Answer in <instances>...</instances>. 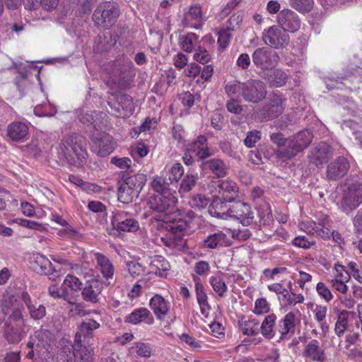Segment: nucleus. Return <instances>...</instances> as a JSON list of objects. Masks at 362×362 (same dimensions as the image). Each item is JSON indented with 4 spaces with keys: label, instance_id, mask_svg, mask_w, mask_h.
<instances>
[{
    "label": "nucleus",
    "instance_id": "61",
    "mask_svg": "<svg viewBox=\"0 0 362 362\" xmlns=\"http://www.w3.org/2000/svg\"><path fill=\"white\" fill-rule=\"evenodd\" d=\"M63 286L70 288L72 291H78L81 289L82 283L78 277L69 274L65 277Z\"/></svg>",
    "mask_w": 362,
    "mask_h": 362
},
{
    "label": "nucleus",
    "instance_id": "25",
    "mask_svg": "<svg viewBox=\"0 0 362 362\" xmlns=\"http://www.w3.org/2000/svg\"><path fill=\"white\" fill-rule=\"evenodd\" d=\"M230 245V240L221 230L208 235L203 240L202 246L207 249H215L226 247Z\"/></svg>",
    "mask_w": 362,
    "mask_h": 362
},
{
    "label": "nucleus",
    "instance_id": "48",
    "mask_svg": "<svg viewBox=\"0 0 362 362\" xmlns=\"http://www.w3.org/2000/svg\"><path fill=\"white\" fill-rule=\"evenodd\" d=\"M258 217L257 223L259 226L269 225L273 220L270 206L268 205L261 206L258 210Z\"/></svg>",
    "mask_w": 362,
    "mask_h": 362
},
{
    "label": "nucleus",
    "instance_id": "54",
    "mask_svg": "<svg viewBox=\"0 0 362 362\" xmlns=\"http://www.w3.org/2000/svg\"><path fill=\"white\" fill-rule=\"evenodd\" d=\"M230 31V28H226L220 30L218 33V44L222 49H225L229 45L231 38Z\"/></svg>",
    "mask_w": 362,
    "mask_h": 362
},
{
    "label": "nucleus",
    "instance_id": "62",
    "mask_svg": "<svg viewBox=\"0 0 362 362\" xmlns=\"http://www.w3.org/2000/svg\"><path fill=\"white\" fill-rule=\"evenodd\" d=\"M226 106L228 112L235 115H239L243 111V105H240V101L236 98H229Z\"/></svg>",
    "mask_w": 362,
    "mask_h": 362
},
{
    "label": "nucleus",
    "instance_id": "38",
    "mask_svg": "<svg viewBox=\"0 0 362 362\" xmlns=\"http://www.w3.org/2000/svg\"><path fill=\"white\" fill-rule=\"evenodd\" d=\"M170 268L168 261L160 255L154 256L150 264L151 272L160 277H166Z\"/></svg>",
    "mask_w": 362,
    "mask_h": 362
},
{
    "label": "nucleus",
    "instance_id": "12",
    "mask_svg": "<svg viewBox=\"0 0 362 362\" xmlns=\"http://www.w3.org/2000/svg\"><path fill=\"white\" fill-rule=\"evenodd\" d=\"M176 202L177 199L173 193L170 191H166L151 197L148 205L153 211L163 213L173 210Z\"/></svg>",
    "mask_w": 362,
    "mask_h": 362
},
{
    "label": "nucleus",
    "instance_id": "11",
    "mask_svg": "<svg viewBox=\"0 0 362 362\" xmlns=\"http://www.w3.org/2000/svg\"><path fill=\"white\" fill-rule=\"evenodd\" d=\"M252 59L254 64L262 69L272 68L279 61L277 52L266 47L256 49L252 55Z\"/></svg>",
    "mask_w": 362,
    "mask_h": 362
},
{
    "label": "nucleus",
    "instance_id": "2",
    "mask_svg": "<svg viewBox=\"0 0 362 362\" xmlns=\"http://www.w3.org/2000/svg\"><path fill=\"white\" fill-rule=\"evenodd\" d=\"M146 181L143 174H135L124 179L118 188V200L124 204L133 202L138 197Z\"/></svg>",
    "mask_w": 362,
    "mask_h": 362
},
{
    "label": "nucleus",
    "instance_id": "7",
    "mask_svg": "<svg viewBox=\"0 0 362 362\" xmlns=\"http://www.w3.org/2000/svg\"><path fill=\"white\" fill-rule=\"evenodd\" d=\"M267 96L264 83L257 79H250L243 82L242 98L248 103H258Z\"/></svg>",
    "mask_w": 362,
    "mask_h": 362
},
{
    "label": "nucleus",
    "instance_id": "51",
    "mask_svg": "<svg viewBox=\"0 0 362 362\" xmlns=\"http://www.w3.org/2000/svg\"><path fill=\"white\" fill-rule=\"evenodd\" d=\"M291 6L301 13L309 12L313 6V0H290Z\"/></svg>",
    "mask_w": 362,
    "mask_h": 362
},
{
    "label": "nucleus",
    "instance_id": "45",
    "mask_svg": "<svg viewBox=\"0 0 362 362\" xmlns=\"http://www.w3.org/2000/svg\"><path fill=\"white\" fill-rule=\"evenodd\" d=\"M349 275L347 272L345 275H337L336 277L330 281L332 286L339 292L345 294L348 291V286L345 282L349 280Z\"/></svg>",
    "mask_w": 362,
    "mask_h": 362
},
{
    "label": "nucleus",
    "instance_id": "52",
    "mask_svg": "<svg viewBox=\"0 0 362 362\" xmlns=\"http://www.w3.org/2000/svg\"><path fill=\"white\" fill-rule=\"evenodd\" d=\"M189 203L192 208L200 210L208 205L209 199L204 195L197 194L192 197Z\"/></svg>",
    "mask_w": 362,
    "mask_h": 362
},
{
    "label": "nucleus",
    "instance_id": "35",
    "mask_svg": "<svg viewBox=\"0 0 362 362\" xmlns=\"http://www.w3.org/2000/svg\"><path fill=\"white\" fill-rule=\"evenodd\" d=\"M218 193L228 202H233L238 193V186L235 182L230 180L219 181L218 185Z\"/></svg>",
    "mask_w": 362,
    "mask_h": 362
},
{
    "label": "nucleus",
    "instance_id": "24",
    "mask_svg": "<svg viewBox=\"0 0 362 362\" xmlns=\"http://www.w3.org/2000/svg\"><path fill=\"white\" fill-rule=\"evenodd\" d=\"M102 289L103 285L100 281L95 279L89 280L82 291L83 298L87 302L96 303L98 301V296Z\"/></svg>",
    "mask_w": 362,
    "mask_h": 362
},
{
    "label": "nucleus",
    "instance_id": "3",
    "mask_svg": "<svg viewBox=\"0 0 362 362\" xmlns=\"http://www.w3.org/2000/svg\"><path fill=\"white\" fill-rule=\"evenodd\" d=\"M313 138L312 132L308 129L300 131L289 137L287 148L278 151V158L284 161L292 159L310 144Z\"/></svg>",
    "mask_w": 362,
    "mask_h": 362
},
{
    "label": "nucleus",
    "instance_id": "63",
    "mask_svg": "<svg viewBox=\"0 0 362 362\" xmlns=\"http://www.w3.org/2000/svg\"><path fill=\"white\" fill-rule=\"evenodd\" d=\"M187 18H191L192 20L199 21L202 19V11L199 4L192 5L186 15Z\"/></svg>",
    "mask_w": 362,
    "mask_h": 362
},
{
    "label": "nucleus",
    "instance_id": "59",
    "mask_svg": "<svg viewBox=\"0 0 362 362\" xmlns=\"http://www.w3.org/2000/svg\"><path fill=\"white\" fill-rule=\"evenodd\" d=\"M133 349H135V352L141 357L148 358L151 355L152 349L148 344L144 342H137L135 344Z\"/></svg>",
    "mask_w": 362,
    "mask_h": 362
},
{
    "label": "nucleus",
    "instance_id": "5",
    "mask_svg": "<svg viewBox=\"0 0 362 362\" xmlns=\"http://www.w3.org/2000/svg\"><path fill=\"white\" fill-rule=\"evenodd\" d=\"M64 147V153L74 160L76 159L82 161L87 155L85 145L86 139L78 134L66 136L62 143Z\"/></svg>",
    "mask_w": 362,
    "mask_h": 362
},
{
    "label": "nucleus",
    "instance_id": "9",
    "mask_svg": "<svg viewBox=\"0 0 362 362\" xmlns=\"http://www.w3.org/2000/svg\"><path fill=\"white\" fill-rule=\"evenodd\" d=\"M362 202V185L354 183L348 186L344 191L341 207L343 211L349 214L356 209Z\"/></svg>",
    "mask_w": 362,
    "mask_h": 362
},
{
    "label": "nucleus",
    "instance_id": "22",
    "mask_svg": "<svg viewBox=\"0 0 362 362\" xmlns=\"http://www.w3.org/2000/svg\"><path fill=\"white\" fill-rule=\"evenodd\" d=\"M187 151L195 153L202 160L212 156L208 146L207 139L202 135L187 146Z\"/></svg>",
    "mask_w": 362,
    "mask_h": 362
},
{
    "label": "nucleus",
    "instance_id": "30",
    "mask_svg": "<svg viewBox=\"0 0 362 362\" xmlns=\"http://www.w3.org/2000/svg\"><path fill=\"white\" fill-rule=\"evenodd\" d=\"M125 322L132 325H137L144 322L148 325L153 323L154 320L151 312L146 308H139L133 310L125 318Z\"/></svg>",
    "mask_w": 362,
    "mask_h": 362
},
{
    "label": "nucleus",
    "instance_id": "36",
    "mask_svg": "<svg viewBox=\"0 0 362 362\" xmlns=\"http://www.w3.org/2000/svg\"><path fill=\"white\" fill-rule=\"evenodd\" d=\"M82 341L74 340L73 354L71 356H74L75 362H93L91 351L83 345Z\"/></svg>",
    "mask_w": 362,
    "mask_h": 362
},
{
    "label": "nucleus",
    "instance_id": "16",
    "mask_svg": "<svg viewBox=\"0 0 362 362\" xmlns=\"http://www.w3.org/2000/svg\"><path fill=\"white\" fill-rule=\"evenodd\" d=\"M92 141L93 151L100 156H107L115 149V144L112 136L105 132H101L96 136H93Z\"/></svg>",
    "mask_w": 362,
    "mask_h": 362
},
{
    "label": "nucleus",
    "instance_id": "19",
    "mask_svg": "<svg viewBox=\"0 0 362 362\" xmlns=\"http://www.w3.org/2000/svg\"><path fill=\"white\" fill-rule=\"evenodd\" d=\"M149 305L156 318L160 320H163L170 310V303L159 294L151 298Z\"/></svg>",
    "mask_w": 362,
    "mask_h": 362
},
{
    "label": "nucleus",
    "instance_id": "43",
    "mask_svg": "<svg viewBox=\"0 0 362 362\" xmlns=\"http://www.w3.org/2000/svg\"><path fill=\"white\" fill-rule=\"evenodd\" d=\"M287 79V74L281 69H274L268 76V82L274 87H281L286 83Z\"/></svg>",
    "mask_w": 362,
    "mask_h": 362
},
{
    "label": "nucleus",
    "instance_id": "42",
    "mask_svg": "<svg viewBox=\"0 0 362 362\" xmlns=\"http://www.w3.org/2000/svg\"><path fill=\"white\" fill-rule=\"evenodd\" d=\"M242 333L246 336H254L259 333V322L257 319L244 321L240 325Z\"/></svg>",
    "mask_w": 362,
    "mask_h": 362
},
{
    "label": "nucleus",
    "instance_id": "47",
    "mask_svg": "<svg viewBox=\"0 0 362 362\" xmlns=\"http://www.w3.org/2000/svg\"><path fill=\"white\" fill-rule=\"evenodd\" d=\"M197 180L196 175L187 173L181 180L179 192L182 194L189 192L195 186Z\"/></svg>",
    "mask_w": 362,
    "mask_h": 362
},
{
    "label": "nucleus",
    "instance_id": "53",
    "mask_svg": "<svg viewBox=\"0 0 362 362\" xmlns=\"http://www.w3.org/2000/svg\"><path fill=\"white\" fill-rule=\"evenodd\" d=\"M48 293L52 298L55 299L66 300L69 296V293L66 288L58 287L56 285H52L48 288Z\"/></svg>",
    "mask_w": 362,
    "mask_h": 362
},
{
    "label": "nucleus",
    "instance_id": "64",
    "mask_svg": "<svg viewBox=\"0 0 362 362\" xmlns=\"http://www.w3.org/2000/svg\"><path fill=\"white\" fill-rule=\"evenodd\" d=\"M260 132L257 130L249 132L244 141L245 145L248 148H252L260 139Z\"/></svg>",
    "mask_w": 362,
    "mask_h": 362
},
{
    "label": "nucleus",
    "instance_id": "18",
    "mask_svg": "<svg viewBox=\"0 0 362 362\" xmlns=\"http://www.w3.org/2000/svg\"><path fill=\"white\" fill-rule=\"evenodd\" d=\"M100 326V323L93 319L81 322L78 327V331L75 334L74 339L81 341L83 337L84 343L89 344L90 339H93V331L98 329Z\"/></svg>",
    "mask_w": 362,
    "mask_h": 362
},
{
    "label": "nucleus",
    "instance_id": "46",
    "mask_svg": "<svg viewBox=\"0 0 362 362\" xmlns=\"http://www.w3.org/2000/svg\"><path fill=\"white\" fill-rule=\"evenodd\" d=\"M270 139L277 146L274 154L278 158V151L287 148L289 138H286L281 133H273L270 135Z\"/></svg>",
    "mask_w": 362,
    "mask_h": 362
},
{
    "label": "nucleus",
    "instance_id": "27",
    "mask_svg": "<svg viewBox=\"0 0 362 362\" xmlns=\"http://www.w3.org/2000/svg\"><path fill=\"white\" fill-rule=\"evenodd\" d=\"M227 201L223 197H214L209 207V213L213 217L227 219L229 216V208L226 205Z\"/></svg>",
    "mask_w": 362,
    "mask_h": 362
},
{
    "label": "nucleus",
    "instance_id": "26",
    "mask_svg": "<svg viewBox=\"0 0 362 362\" xmlns=\"http://www.w3.org/2000/svg\"><path fill=\"white\" fill-rule=\"evenodd\" d=\"M195 284V292L196 297L197 300V303L200 308L201 313L205 317H208L209 315V312L211 310V306L208 302V296L206 293L205 288L202 284L200 279L197 278L194 279Z\"/></svg>",
    "mask_w": 362,
    "mask_h": 362
},
{
    "label": "nucleus",
    "instance_id": "41",
    "mask_svg": "<svg viewBox=\"0 0 362 362\" xmlns=\"http://www.w3.org/2000/svg\"><path fill=\"white\" fill-rule=\"evenodd\" d=\"M225 93L228 98L238 99L242 97L243 92V82L239 81H230L226 83L224 86Z\"/></svg>",
    "mask_w": 362,
    "mask_h": 362
},
{
    "label": "nucleus",
    "instance_id": "28",
    "mask_svg": "<svg viewBox=\"0 0 362 362\" xmlns=\"http://www.w3.org/2000/svg\"><path fill=\"white\" fill-rule=\"evenodd\" d=\"M28 127L22 122H13L7 127V136L13 141H23L28 137Z\"/></svg>",
    "mask_w": 362,
    "mask_h": 362
},
{
    "label": "nucleus",
    "instance_id": "44",
    "mask_svg": "<svg viewBox=\"0 0 362 362\" xmlns=\"http://www.w3.org/2000/svg\"><path fill=\"white\" fill-rule=\"evenodd\" d=\"M209 283L214 291L220 297H223L228 291L225 281L220 275L211 276L209 278Z\"/></svg>",
    "mask_w": 362,
    "mask_h": 362
},
{
    "label": "nucleus",
    "instance_id": "1",
    "mask_svg": "<svg viewBox=\"0 0 362 362\" xmlns=\"http://www.w3.org/2000/svg\"><path fill=\"white\" fill-rule=\"evenodd\" d=\"M23 310V306L14 297H8L3 302V311L9 314L5 321L4 337L10 344H18L25 336Z\"/></svg>",
    "mask_w": 362,
    "mask_h": 362
},
{
    "label": "nucleus",
    "instance_id": "40",
    "mask_svg": "<svg viewBox=\"0 0 362 362\" xmlns=\"http://www.w3.org/2000/svg\"><path fill=\"white\" fill-rule=\"evenodd\" d=\"M120 100L123 104L121 107L115 109L114 115L117 117L126 118L132 115L134 108L131 97L123 95L120 97Z\"/></svg>",
    "mask_w": 362,
    "mask_h": 362
},
{
    "label": "nucleus",
    "instance_id": "37",
    "mask_svg": "<svg viewBox=\"0 0 362 362\" xmlns=\"http://www.w3.org/2000/svg\"><path fill=\"white\" fill-rule=\"evenodd\" d=\"M94 258L104 278L108 279L114 275V266L105 255L100 252L93 253Z\"/></svg>",
    "mask_w": 362,
    "mask_h": 362
},
{
    "label": "nucleus",
    "instance_id": "13",
    "mask_svg": "<svg viewBox=\"0 0 362 362\" xmlns=\"http://www.w3.org/2000/svg\"><path fill=\"white\" fill-rule=\"evenodd\" d=\"M112 230L122 232H135L139 228L138 221L124 211L114 213L111 220Z\"/></svg>",
    "mask_w": 362,
    "mask_h": 362
},
{
    "label": "nucleus",
    "instance_id": "14",
    "mask_svg": "<svg viewBox=\"0 0 362 362\" xmlns=\"http://www.w3.org/2000/svg\"><path fill=\"white\" fill-rule=\"evenodd\" d=\"M278 25L287 33H295L300 28V19L293 11L288 8L281 10L276 16Z\"/></svg>",
    "mask_w": 362,
    "mask_h": 362
},
{
    "label": "nucleus",
    "instance_id": "39",
    "mask_svg": "<svg viewBox=\"0 0 362 362\" xmlns=\"http://www.w3.org/2000/svg\"><path fill=\"white\" fill-rule=\"evenodd\" d=\"M276 315L274 313L267 315L262 321L259 329L262 334L267 338L272 339L275 335L274 327L276 321Z\"/></svg>",
    "mask_w": 362,
    "mask_h": 362
},
{
    "label": "nucleus",
    "instance_id": "29",
    "mask_svg": "<svg viewBox=\"0 0 362 362\" xmlns=\"http://www.w3.org/2000/svg\"><path fill=\"white\" fill-rule=\"evenodd\" d=\"M295 320L296 315L293 313H288L281 320H280L276 326V331L280 334V338L284 339L289 334L295 332Z\"/></svg>",
    "mask_w": 362,
    "mask_h": 362
},
{
    "label": "nucleus",
    "instance_id": "23",
    "mask_svg": "<svg viewBox=\"0 0 362 362\" xmlns=\"http://www.w3.org/2000/svg\"><path fill=\"white\" fill-rule=\"evenodd\" d=\"M50 340L51 332L47 329H40L30 337L26 346L29 349L35 350L39 349L40 351L42 349H46V346L48 345Z\"/></svg>",
    "mask_w": 362,
    "mask_h": 362
},
{
    "label": "nucleus",
    "instance_id": "8",
    "mask_svg": "<svg viewBox=\"0 0 362 362\" xmlns=\"http://www.w3.org/2000/svg\"><path fill=\"white\" fill-rule=\"evenodd\" d=\"M330 219L327 215H322L318 222L305 221L299 223L301 230L313 235L320 236L325 240L330 238Z\"/></svg>",
    "mask_w": 362,
    "mask_h": 362
},
{
    "label": "nucleus",
    "instance_id": "17",
    "mask_svg": "<svg viewBox=\"0 0 362 362\" xmlns=\"http://www.w3.org/2000/svg\"><path fill=\"white\" fill-rule=\"evenodd\" d=\"M21 299L26 306L30 317L35 320H42L46 315V308L33 301L27 291L21 293Z\"/></svg>",
    "mask_w": 362,
    "mask_h": 362
},
{
    "label": "nucleus",
    "instance_id": "60",
    "mask_svg": "<svg viewBox=\"0 0 362 362\" xmlns=\"http://www.w3.org/2000/svg\"><path fill=\"white\" fill-rule=\"evenodd\" d=\"M58 232V235L64 239H78L81 237L79 232L69 224Z\"/></svg>",
    "mask_w": 362,
    "mask_h": 362
},
{
    "label": "nucleus",
    "instance_id": "55",
    "mask_svg": "<svg viewBox=\"0 0 362 362\" xmlns=\"http://www.w3.org/2000/svg\"><path fill=\"white\" fill-rule=\"evenodd\" d=\"M194 59L197 62L205 64L211 59V55L209 52L201 45L194 51Z\"/></svg>",
    "mask_w": 362,
    "mask_h": 362
},
{
    "label": "nucleus",
    "instance_id": "32",
    "mask_svg": "<svg viewBox=\"0 0 362 362\" xmlns=\"http://www.w3.org/2000/svg\"><path fill=\"white\" fill-rule=\"evenodd\" d=\"M178 45L182 51L192 53L200 46L199 37L194 33L182 35L178 39Z\"/></svg>",
    "mask_w": 362,
    "mask_h": 362
},
{
    "label": "nucleus",
    "instance_id": "6",
    "mask_svg": "<svg viewBox=\"0 0 362 362\" xmlns=\"http://www.w3.org/2000/svg\"><path fill=\"white\" fill-rule=\"evenodd\" d=\"M119 15L116 5L105 2L95 10L93 19L98 26L108 28L113 25Z\"/></svg>",
    "mask_w": 362,
    "mask_h": 362
},
{
    "label": "nucleus",
    "instance_id": "21",
    "mask_svg": "<svg viewBox=\"0 0 362 362\" xmlns=\"http://www.w3.org/2000/svg\"><path fill=\"white\" fill-rule=\"evenodd\" d=\"M329 153L330 146L327 144L322 142L312 148L308 158L310 163L319 166L327 162Z\"/></svg>",
    "mask_w": 362,
    "mask_h": 362
},
{
    "label": "nucleus",
    "instance_id": "4",
    "mask_svg": "<svg viewBox=\"0 0 362 362\" xmlns=\"http://www.w3.org/2000/svg\"><path fill=\"white\" fill-rule=\"evenodd\" d=\"M262 38L266 45L276 49H284L290 42L288 33L278 25L264 29Z\"/></svg>",
    "mask_w": 362,
    "mask_h": 362
},
{
    "label": "nucleus",
    "instance_id": "10",
    "mask_svg": "<svg viewBox=\"0 0 362 362\" xmlns=\"http://www.w3.org/2000/svg\"><path fill=\"white\" fill-rule=\"evenodd\" d=\"M285 107V99L281 95L276 93L270 95L268 101L259 110V115L261 118L270 120L282 114Z\"/></svg>",
    "mask_w": 362,
    "mask_h": 362
},
{
    "label": "nucleus",
    "instance_id": "20",
    "mask_svg": "<svg viewBox=\"0 0 362 362\" xmlns=\"http://www.w3.org/2000/svg\"><path fill=\"white\" fill-rule=\"evenodd\" d=\"M349 163L344 157H339L332 162L327 170V177L329 180H337L342 177L348 171Z\"/></svg>",
    "mask_w": 362,
    "mask_h": 362
},
{
    "label": "nucleus",
    "instance_id": "49",
    "mask_svg": "<svg viewBox=\"0 0 362 362\" xmlns=\"http://www.w3.org/2000/svg\"><path fill=\"white\" fill-rule=\"evenodd\" d=\"M281 300L286 305H295L298 303L304 302V296L300 293H295L292 291L288 292L287 290L281 296Z\"/></svg>",
    "mask_w": 362,
    "mask_h": 362
},
{
    "label": "nucleus",
    "instance_id": "57",
    "mask_svg": "<svg viewBox=\"0 0 362 362\" xmlns=\"http://www.w3.org/2000/svg\"><path fill=\"white\" fill-rule=\"evenodd\" d=\"M184 173V168L180 163H175L169 170V180L177 182Z\"/></svg>",
    "mask_w": 362,
    "mask_h": 362
},
{
    "label": "nucleus",
    "instance_id": "58",
    "mask_svg": "<svg viewBox=\"0 0 362 362\" xmlns=\"http://www.w3.org/2000/svg\"><path fill=\"white\" fill-rule=\"evenodd\" d=\"M270 310V306L266 298H261L255 300L253 312L257 315L267 313Z\"/></svg>",
    "mask_w": 362,
    "mask_h": 362
},
{
    "label": "nucleus",
    "instance_id": "50",
    "mask_svg": "<svg viewBox=\"0 0 362 362\" xmlns=\"http://www.w3.org/2000/svg\"><path fill=\"white\" fill-rule=\"evenodd\" d=\"M348 312L342 310L338 315L335 324V333L338 337H341L345 332L347 325Z\"/></svg>",
    "mask_w": 362,
    "mask_h": 362
},
{
    "label": "nucleus",
    "instance_id": "31",
    "mask_svg": "<svg viewBox=\"0 0 362 362\" xmlns=\"http://www.w3.org/2000/svg\"><path fill=\"white\" fill-rule=\"evenodd\" d=\"M160 220L167 223V229L174 234L175 238H180L189 228L188 223L182 218L170 220L166 215H164L163 218H160Z\"/></svg>",
    "mask_w": 362,
    "mask_h": 362
},
{
    "label": "nucleus",
    "instance_id": "56",
    "mask_svg": "<svg viewBox=\"0 0 362 362\" xmlns=\"http://www.w3.org/2000/svg\"><path fill=\"white\" fill-rule=\"evenodd\" d=\"M151 186L153 189L158 193H164L169 189V182L161 177H155L152 182Z\"/></svg>",
    "mask_w": 362,
    "mask_h": 362
},
{
    "label": "nucleus",
    "instance_id": "34",
    "mask_svg": "<svg viewBox=\"0 0 362 362\" xmlns=\"http://www.w3.org/2000/svg\"><path fill=\"white\" fill-rule=\"evenodd\" d=\"M303 355L314 361H323L325 359V351L320 346V342L316 339L311 340L305 346Z\"/></svg>",
    "mask_w": 362,
    "mask_h": 362
},
{
    "label": "nucleus",
    "instance_id": "15",
    "mask_svg": "<svg viewBox=\"0 0 362 362\" xmlns=\"http://www.w3.org/2000/svg\"><path fill=\"white\" fill-rule=\"evenodd\" d=\"M228 217L240 221L243 226H249L253 222L254 213L251 207L245 202H235L229 208Z\"/></svg>",
    "mask_w": 362,
    "mask_h": 362
},
{
    "label": "nucleus",
    "instance_id": "33",
    "mask_svg": "<svg viewBox=\"0 0 362 362\" xmlns=\"http://www.w3.org/2000/svg\"><path fill=\"white\" fill-rule=\"evenodd\" d=\"M202 165L216 177H223L228 174V168L223 160L220 158L204 160L202 163Z\"/></svg>",
    "mask_w": 362,
    "mask_h": 362
}]
</instances>
